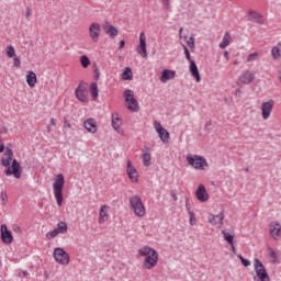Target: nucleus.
I'll return each mask as SVG.
<instances>
[{
    "label": "nucleus",
    "instance_id": "1",
    "mask_svg": "<svg viewBox=\"0 0 281 281\" xmlns=\"http://www.w3.org/2000/svg\"><path fill=\"white\" fill-rule=\"evenodd\" d=\"M14 157V151L11 148H7L5 153L1 158V164L5 169L4 175L7 177H13L15 179H21V175H23V170H21V164L16 159H12Z\"/></svg>",
    "mask_w": 281,
    "mask_h": 281
},
{
    "label": "nucleus",
    "instance_id": "2",
    "mask_svg": "<svg viewBox=\"0 0 281 281\" xmlns=\"http://www.w3.org/2000/svg\"><path fill=\"white\" fill-rule=\"evenodd\" d=\"M138 254L145 258V269H155V267H157V263L159 262V254L157 252V250L148 246H144L138 249Z\"/></svg>",
    "mask_w": 281,
    "mask_h": 281
},
{
    "label": "nucleus",
    "instance_id": "3",
    "mask_svg": "<svg viewBox=\"0 0 281 281\" xmlns=\"http://www.w3.org/2000/svg\"><path fill=\"white\" fill-rule=\"evenodd\" d=\"M63 188H65V176H63V173H58L53 182V192L58 207H63V201H65Z\"/></svg>",
    "mask_w": 281,
    "mask_h": 281
},
{
    "label": "nucleus",
    "instance_id": "4",
    "mask_svg": "<svg viewBox=\"0 0 281 281\" xmlns=\"http://www.w3.org/2000/svg\"><path fill=\"white\" fill-rule=\"evenodd\" d=\"M130 207H132V211L135 216H138V218H144L146 216V206L139 195H133L130 198Z\"/></svg>",
    "mask_w": 281,
    "mask_h": 281
},
{
    "label": "nucleus",
    "instance_id": "5",
    "mask_svg": "<svg viewBox=\"0 0 281 281\" xmlns=\"http://www.w3.org/2000/svg\"><path fill=\"white\" fill-rule=\"evenodd\" d=\"M187 161H188L189 166H192V168H194V170H205V168H207V166H209L207 159H205L203 156H199V155L187 156Z\"/></svg>",
    "mask_w": 281,
    "mask_h": 281
},
{
    "label": "nucleus",
    "instance_id": "6",
    "mask_svg": "<svg viewBox=\"0 0 281 281\" xmlns=\"http://www.w3.org/2000/svg\"><path fill=\"white\" fill-rule=\"evenodd\" d=\"M124 98L125 106L128 109V111L137 113L139 111V103L135 100V92H133V90H125Z\"/></svg>",
    "mask_w": 281,
    "mask_h": 281
},
{
    "label": "nucleus",
    "instance_id": "7",
    "mask_svg": "<svg viewBox=\"0 0 281 281\" xmlns=\"http://www.w3.org/2000/svg\"><path fill=\"white\" fill-rule=\"evenodd\" d=\"M53 258H55L58 265H63L64 267H67V265H69L70 257L64 248H55L53 251Z\"/></svg>",
    "mask_w": 281,
    "mask_h": 281
},
{
    "label": "nucleus",
    "instance_id": "8",
    "mask_svg": "<svg viewBox=\"0 0 281 281\" xmlns=\"http://www.w3.org/2000/svg\"><path fill=\"white\" fill-rule=\"evenodd\" d=\"M254 268L255 273L260 281H271V279L269 278V273H267V269L265 268V265H262V261H260V259L254 260Z\"/></svg>",
    "mask_w": 281,
    "mask_h": 281
},
{
    "label": "nucleus",
    "instance_id": "9",
    "mask_svg": "<svg viewBox=\"0 0 281 281\" xmlns=\"http://www.w3.org/2000/svg\"><path fill=\"white\" fill-rule=\"evenodd\" d=\"M154 128L156 133H158L159 139L164 142V144H168L170 140V133L166 130L159 121H154Z\"/></svg>",
    "mask_w": 281,
    "mask_h": 281
},
{
    "label": "nucleus",
    "instance_id": "10",
    "mask_svg": "<svg viewBox=\"0 0 281 281\" xmlns=\"http://www.w3.org/2000/svg\"><path fill=\"white\" fill-rule=\"evenodd\" d=\"M75 95L79 102L89 104V92L87 91V88L82 86V83H80L75 90Z\"/></svg>",
    "mask_w": 281,
    "mask_h": 281
},
{
    "label": "nucleus",
    "instance_id": "11",
    "mask_svg": "<svg viewBox=\"0 0 281 281\" xmlns=\"http://www.w3.org/2000/svg\"><path fill=\"white\" fill-rule=\"evenodd\" d=\"M274 104L276 101H273V99H270L269 101L261 104V115L263 120H269V117L271 116V112L273 111Z\"/></svg>",
    "mask_w": 281,
    "mask_h": 281
},
{
    "label": "nucleus",
    "instance_id": "12",
    "mask_svg": "<svg viewBox=\"0 0 281 281\" xmlns=\"http://www.w3.org/2000/svg\"><path fill=\"white\" fill-rule=\"evenodd\" d=\"M137 54L142 56V58H148V50L146 48V34L142 32L139 34V45L136 47Z\"/></svg>",
    "mask_w": 281,
    "mask_h": 281
},
{
    "label": "nucleus",
    "instance_id": "13",
    "mask_svg": "<svg viewBox=\"0 0 281 281\" xmlns=\"http://www.w3.org/2000/svg\"><path fill=\"white\" fill-rule=\"evenodd\" d=\"M1 240L4 243V245H12L14 241L12 232L8 231V226L5 224L1 225Z\"/></svg>",
    "mask_w": 281,
    "mask_h": 281
},
{
    "label": "nucleus",
    "instance_id": "14",
    "mask_svg": "<svg viewBox=\"0 0 281 281\" xmlns=\"http://www.w3.org/2000/svg\"><path fill=\"white\" fill-rule=\"evenodd\" d=\"M256 80V75L251 70H245L238 78L240 85H251Z\"/></svg>",
    "mask_w": 281,
    "mask_h": 281
},
{
    "label": "nucleus",
    "instance_id": "15",
    "mask_svg": "<svg viewBox=\"0 0 281 281\" xmlns=\"http://www.w3.org/2000/svg\"><path fill=\"white\" fill-rule=\"evenodd\" d=\"M269 232L273 240H280L281 237V224L278 222H271L269 224Z\"/></svg>",
    "mask_w": 281,
    "mask_h": 281
},
{
    "label": "nucleus",
    "instance_id": "16",
    "mask_svg": "<svg viewBox=\"0 0 281 281\" xmlns=\"http://www.w3.org/2000/svg\"><path fill=\"white\" fill-rule=\"evenodd\" d=\"M89 36L93 43H98L100 41V24L92 23L89 26Z\"/></svg>",
    "mask_w": 281,
    "mask_h": 281
},
{
    "label": "nucleus",
    "instance_id": "17",
    "mask_svg": "<svg viewBox=\"0 0 281 281\" xmlns=\"http://www.w3.org/2000/svg\"><path fill=\"white\" fill-rule=\"evenodd\" d=\"M127 177H130L132 183H137V181H139V173L131 160L127 161Z\"/></svg>",
    "mask_w": 281,
    "mask_h": 281
},
{
    "label": "nucleus",
    "instance_id": "18",
    "mask_svg": "<svg viewBox=\"0 0 281 281\" xmlns=\"http://www.w3.org/2000/svg\"><path fill=\"white\" fill-rule=\"evenodd\" d=\"M195 196L201 203H205L210 200V194L207 193L205 186L200 184L198 187V190L195 191Z\"/></svg>",
    "mask_w": 281,
    "mask_h": 281
},
{
    "label": "nucleus",
    "instance_id": "19",
    "mask_svg": "<svg viewBox=\"0 0 281 281\" xmlns=\"http://www.w3.org/2000/svg\"><path fill=\"white\" fill-rule=\"evenodd\" d=\"M248 21L257 23V25H265V15L260 14L258 11H249Z\"/></svg>",
    "mask_w": 281,
    "mask_h": 281
},
{
    "label": "nucleus",
    "instance_id": "20",
    "mask_svg": "<svg viewBox=\"0 0 281 281\" xmlns=\"http://www.w3.org/2000/svg\"><path fill=\"white\" fill-rule=\"evenodd\" d=\"M223 221H225V214L223 211L217 215L211 214L209 216V223H211V225H215V227L218 228L223 227Z\"/></svg>",
    "mask_w": 281,
    "mask_h": 281
},
{
    "label": "nucleus",
    "instance_id": "21",
    "mask_svg": "<svg viewBox=\"0 0 281 281\" xmlns=\"http://www.w3.org/2000/svg\"><path fill=\"white\" fill-rule=\"evenodd\" d=\"M109 221V205H101L99 211V225H104Z\"/></svg>",
    "mask_w": 281,
    "mask_h": 281
},
{
    "label": "nucleus",
    "instance_id": "22",
    "mask_svg": "<svg viewBox=\"0 0 281 281\" xmlns=\"http://www.w3.org/2000/svg\"><path fill=\"white\" fill-rule=\"evenodd\" d=\"M103 31L105 32V34H109L110 38H115V36H117V34H120L117 29L115 26L109 24V22L103 24Z\"/></svg>",
    "mask_w": 281,
    "mask_h": 281
},
{
    "label": "nucleus",
    "instance_id": "23",
    "mask_svg": "<svg viewBox=\"0 0 281 281\" xmlns=\"http://www.w3.org/2000/svg\"><path fill=\"white\" fill-rule=\"evenodd\" d=\"M175 76H177V71L171 69H165L161 72L160 81L166 83L168 80L175 79Z\"/></svg>",
    "mask_w": 281,
    "mask_h": 281
},
{
    "label": "nucleus",
    "instance_id": "24",
    "mask_svg": "<svg viewBox=\"0 0 281 281\" xmlns=\"http://www.w3.org/2000/svg\"><path fill=\"white\" fill-rule=\"evenodd\" d=\"M83 126L88 133H97L98 132V124L95 123L94 119H88L85 121Z\"/></svg>",
    "mask_w": 281,
    "mask_h": 281
},
{
    "label": "nucleus",
    "instance_id": "25",
    "mask_svg": "<svg viewBox=\"0 0 281 281\" xmlns=\"http://www.w3.org/2000/svg\"><path fill=\"white\" fill-rule=\"evenodd\" d=\"M112 126L116 133H124L122 131V119H120L119 114H112Z\"/></svg>",
    "mask_w": 281,
    "mask_h": 281
},
{
    "label": "nucleus",
    "instance_id": "26",
    "mask_svg": "<svg viewBox=\"0 0 281 281\" xmlns=\"http://www.w3.org/2000/svg\"><path fill=\"white\" fill-rule=\"evenodd\" d=\"M189 70H190L191 76H193V78H195L196 82H201V75L199 74V67L196 66L195 61L190 63Z\"/></svg>",
    "mask_w": 281,
    "mask_h": 281
},
{
    "label": "nucleus",
    "instance_id": "27",
    "mask_svg": "<svg viewBox=\"0 0 281 281\" xmlns=\"http://www.w3.org/2000/svg\"><path fill=\"white\" fill-rule=\"evenodd\" d=\"M26 82H27L29 87H31V89H34V87H36V82H37L36 72L30 70L26 74Z\"/></svg>",
    "mask_w": 281,
    "mask_h": 281
},
{
    "label": "nucleus",
    "instance_id": "28",
    "mask_svg": "<svg viewBox=\"0 0 281 281\" xmlns=\"http://www.w3.org/2000/svg\"><path fill=\"white\" fill-rule=\"evenodd\" d=\"M229 43H232V35L229 32H225L222 43H220V49H225V47H229Z\"/></svg>",
    "mask_w": 281,
    "mask_h": 281
},
{
    "label": "nucleus",
    "instance_id": "29",
    "mask_svg": "<svg viewBox=\"0 0 281 281\" xmlns=\"http://www.w3.org/2000/svg\"><path fill=\"white\" fill-rule=\"evenodd\" d=\"M271 56L274 60H280L281 58V43L277 44L271 49Z\"/></svg>",
    "mask_w": 281,
    "mask_h": 281
},
{
    "label": "nucleus",
    "instance_id": "30",
    "mask_svg": "<svg viewBox=\"0 0 281 281\" xmlns=\"http://www.w3.org/2000/svg\"><path fill=\"white\" fill-rule=\"evenodd\" d=\"M122 80H133V69L126 67L121 75Z\"/></svg>",
    "mask_w": 281,
    "mask_h": 281
},
{
    "label": "nucleus",
    "instance_id": "31",
    "mask_svg": "<svg viewBox=\"0 0 281 281\" xmlns=\"http://www.w3.org/2000/svg\"><path fill=\"white\" fill-rule=\"evenodd\" d=\"M55 229L58 234H67L69 228L67 226V222H58L57 227Z\"/></svg>",
    "mask_w": 281,
    "mask_h": 281
},
{
    "label": "nucleus",
    "instance_id": "32",
    "mask_svg": "<svg viewBox=\"0 0 281 281\" xmlns=\"http://www.w3.org/2000/svg\"><path fill=\"white\" fill-rule=\"evenodd\" d=\"M222 234L224 236V240H226V243H228V245H232V249L234 251L235 247H234V236L229 233H227V231H222Z\"/></svg>",
    "mask_w": 281,
    "mask_h": 281
},
{
    "label": "nucleus",
    "instance_id": "33",
    "mask_svg": "<svg viewBox=\"0 0 281 281\" xmlns=\"http://www.w3.org/2000/svg\"><path fill=\"white\" fill-rule=\"evenodd\" d=\"M90 93H91L93 100H98L99 89H98L97 82H92L90 85Z\"/></svg>",
    "mask_w": 281,
    "mask_h": 281
},
{
    "label": "nucleus",
    "instance_id": "34",
    "mask_svg": "<svg viewBox=\"0 0 281 281\" xmlns=\"http://www.w3.org/2000/svg\"><path fill=\"white\" fill-rule=\"evenodd\" d=\"M151 161H153V157L150 156L149 153L143 154V166L148 168V166H150V164H153Z\"/></svg>",
    "mask_w": 281,
    "mask_h": 281
},
{
    "label": "nucleus",
    "instance_id": "35",
    "mask_svg": "<svg viewBox=\"0 0 281 281\" xmlns=\"http://www.w3.org/2000/svg\"><path fill=\"white\" fill-rule=\"evenodd\" d=\"M80 65H81V67H83V69H87V67H89V65H91V59H89V57L87 55H82L80 57Z\"/></svg>",
    "mask_w": 281,
    "mask_h": 281
},
{
    "label": "nucleus",
    "instance_id": "36",
    "mask_svg": "<svg viewBox=\"0 0 281 281\" xmlns=\"http://www.w3.org/2000/svg\"><path fill=\"white\" fill-rule=\"evenodd\" d=\"M5 53H7L8 58H14V56H16V50L14 49V46H12V45L7 46Z\"/></svg>",
    "mask_w": 281,
    "mask_h": 281
},
{
    "label": "nucleus",
    "instance_id": "37",
    "mask_svg": "<svg viewBox=\"0 0 281 281\" xmlns=\"http://www.w3.org/2000/svg\"><path fill=\"white\" fill-rule=\"evenodd\" d=\"M189 223L191 226L196 225V215H194V211H189Z\"/></svg>",
    "mask_w": 281,
    "mask_h": 281
},
{
    "label": "nucleus",
    "instance_id": "38",
    "mask_svg": "<svg viewBox=\"0 0 281 281\" xmlns=\"http://www.w3.org/2000/svg\"><path fill=\"white\" fill-rule=\"evenodd\" d=\"M58 235H59V233H58V231L55 228V229H53V231H50V232H48V233L46 234V238H47L48 240H52V239L56 238V236H58Z\"/></svg>",
    "mask_w": 281,
    "mask_h": 281
},
{
    "label": "nucleus",
    "instance_id": "39",
    "mask_svg": "<svg viewBox=\"0 0 281 281\" xmlns=\"http://www.w3.org/2000/svg\"><path fill=\"white\" fill-rule=\"evenodd\" d=\"M268 251L272 262H278V255L276 254V250H273V248H268Z\"/></svg>",
    "mask_w": 281,
    "mask_h": 281
},
{
    "label": "nucleus",
    "instance_id": "40",
    "mask_svg": "<svg viewBox=\"0 0 281 281\" xmlns=\"http://www.w3.org/2000/svg\"><path fill=\"white\" fill-rule=\"evenodd\" d=\"M258 56H259L258 52L249 54L247 57V63H254V60L258 59Z\"/></svg>",
    "mask_w": 281,
    "mask_h": 281
},
{
    "label": "nucleus",
    "instance_id": "41",
    "mask_svg": "<svg viewBox=\"0 0 281 281\" xmlns=\"http://www.w3.org/2000/svg\"><path fill=\"white\" fill-rule=\"evenodd\" d=\"M183 49H184V56L187 58V60H189V63H192V56L190 55V50L188 49V46L182 45Z\"/></svg>",
    "mask_w": 281,
    "mask_h": 281
},
{
    "label": "nucleus",
    "instance_id": "42",
    "mask_svg": "<svg viewBox=\"0 0 281 281\" xmlns=\"http://www.w3.org/2000/svg\"><path fill=\"white\" fill-rule=\"evenodd\" d=\"M13 67H21V58H19V56L13 57Z\"/></svg>",
    "mask_w": 281,
    "mask_h": 281
},
{
    "label": "nucleus",
    "instance_id": "43",
    "mask_svg": "<svg viewBox=\"0 0 281 281\" xmlns=\"http://www.w3.org/2000/svg\"><path fill=\"white\" fill-rule=\"evenodd\" d=\"M0 200H1V203H2L3 205H5V201H8V193H5L4 191H2V192L0 193Z\"/></svg>",
    "mask_w": 281,
    "mask_h": 281
},
{
    "label": "nucleus",
    "instance_id": "44",
    "mask_svg": "<svg viewBox=\"0 0 281 281\" xmlns=\"http://www.w3.org/2000/svg\"><path fill=\"white\" fill-rule=\"evenodd\" d=\"M238 258L240 259L241 265L244 267H249V265H251V261H249L248 259L243 258L240 255L238 256Z\"/></svg>",
    "mask_w": 281,
    "mask_h": 281
},
{
    "label": "nucleus",
    "instance_id": "45",
    "mask_svg": "<svg viewBox=\"0 0 281 281\" xmlns=\"http://www.w3.org/2000/svg\"><path fill=\"white\" fill-rule=\"evenodd\" d=\"M187 45L188 47H190V49H194V37L191 36L188 41H187Z\"/></svg>",
    "mask_w": 281,
    "mask_h": 281
},
{
    "label": "nucleus",
    "instance_id": "46",
    "mask_svg": "<svg viewBox=\"0 0 281 281\" xmlns=\"http://www.w3.org/2000/svg\"><path fill=\"white\" fill-rule=\"evenodd\" d=\"M12 229H13V232H15V234H21V233L23 232V228H21V227L19 226V224H14V225L12 226Z\"/></svg>",
    "mask_w": 281,
    "mask_h": 281
},
{
    "label": "nucleus",
    "instance_id": "47",
    "mask_svg": "<svg viewBox=\"0 0 281 281\" xmlns=\"http://www.w3.org/2000/svg\"><path fill=\"white\" fill-rule=\"evenodd\" d=\"M162 5L166 10H170V0H162Z\"/></svg>",
    "mask_w": 281,
    "mask_h": 281
},
{
    "label": "nucleus",
    "instance_id": "48",
    "mask_svg": "<svg viewBox=\"0 0 281 281\" xmlns=\"http://www.w3.org/2000/svg\"><path fill=\"white\" fill-rule=\"evenodd\" d=\"M64 128H71V123L67 119L64 121Z\"/></svg>",
    "mask_w": 281,
    "mask_h": 281
},
{
    "label": "nucleus",
    "instance_id": "49",
    "mask_svg": "<svg viewBox=\"0 0 281 281\" xmlns=\"http://www.w3.org/2000/svg\"><path fill=\"white\" fill-rule=\"evenodd\" d=\"M124 45H126V42L124 40L120 41L119 49H124Z\"/></svg>",
    "mask_w": 281,
    "mask_h": 281
},
{
    "label": "nucleus",
    "instance_id": "50",
    "mask_svg": "<svg viewBox=\"0 0 281 281\" xmlns=\"http://www.w3.org/2000/svg\"><path fill=\"white\" fill-rule=\"evenodd\" d=\"M171 196L173 201H179V198L177 196V193L175 191L171 192Z\"/></svg>",
    "mask_w": 281,
    "mask_h": 281
},
{
    "label": "nucleus",
    "instance_id": "51",
    "mask_svg": "<svg viewBox=\"0 0 281 281\" xmlns=\"http://www.w3.org/2000/svg\"><path fill=\"white\" fill-rule=\"evenodd\" d=\"M25 16L26 19H30V16H32V10L27 9Z\"/></svg>",
    "mask_w": 281,
    "mask_h": 281
},
{
    "label": "nucleus",
    "instance_id": "52",
    "mask_svg": "<svg viewBox=\"0 0 281 281\" xmlns=\"http://www.w3.org/2000/svg\"><path fill=\"white\" fill-rule=\"evenodd\" d=\"M224 58L226 60H229V52H227V50L224 52Z\"/></svg>",
    "mask_w": 281,
    "mask_h": 281
},
{
    "label": "nucleus",
    "instance_id": "53",
    "mask_svg": "<svg viewBox=\"0 0 281 281\" xmlns=\"http://www.w3.org/2000/svg\"><path fill=\"white\" fill-rule=\"evenodd\" d=\"M179 36H180V38H183V27L179 29Z\"/></svg>",
    "mask_w": 281,
    "mask_h": 281
},
{
    "label": "nucleus",
    "instance_id": "54",
    "mask_svg": "<svg viewBox=\"0 0 281 281\" xmlns=\"http://www.w3.org/2000/svg\"><path fill=\"white\" fill-rule=\"evenodd\" d=\"M50 126H56V119H50Z\"/></svg>",
    "mask_w": 281,
    "mask_h": 281
},
{
    "label": "nucleus",
    "instance_id": "55",
    "mask_svg": "<svg viewBox=\"0 0 281 281\" xmlns=\"http://www.w3.org/2000/svg\"><path fill=\"white\" fill-rule=\"evenodd\" d=\"M3 150H5V145L0 144V153H3Z\"/></svg>",
    "mask_w": 281,
    "mask_h": 281
},
{
    "label": "nucleus",
    "instance_id": "56",
    "mask_svg": "<svg viewBox=\"0 0 281 281\" xmlns=\"http://www.w3.org/2000/svg\"><path fill=\"white\" fill-rule=\"evenodd\" d=\"M25 276H27V271H23L22 273H20V278H25Z\"/></svg>",
    "mask_w": 281,
    "mask_h": 281
},
{
    "label": "nucleus",
    "instance_id": "57",
    "mask_svg": "<svg viewBox=\"0 0 281 281\" xmlns=\"http://www.w3.org/2000/svg\"><path fill=\"white\" fill-rule=\"evenodd\" d=\"M186 207H187L188 214H190V212H192V210L190 209V205H186Z\"/></svg>",
    "mask_w": 281,
    "mask_h": 281
},
{
    "label": "nucleus",
    "instance_id": "58",
    "mask_svg": "<svg viewBox=\"0 0 281 281\" xmlns=\"http://www.w3.org/2000/svg\"><path fill=\"white\" fill-rule=\"evenodd\" d=\"M186 207H187L188 214H190V212H192V210L190 209V205H186Z\"/></svg>",
    "mask_w": 281,
    "mask_h": 281
},
{
    "label": "nucleus",
    "instance_id": "59",
    "mask_svg": "<svg viewBox=\"0 0 281 281\" xmlns=\"http://www.w3.org/2000/svg\"><path fill=\"white\" fill-rule=\"evenodd\" d=\"M47 132H48V133H52V125H48V126H47Z\"/></svg>",
    "mask_w": 281,
    "mask_h": 281
},
{
    "label": "nucleus",
    "instance_id": "60",
    "mask_svg": "<svg viewBox=\"0 0 281 281\" xmlns=\"http://www.w3.org/2000/svg\"><path fill=\"white\" fill-rule=\"evenodd\" d=\"M186 205H190V202H189V200H188V199L186 200Z\"/></svg>",
    "mask_w": 281,
    "mask_h": 281
},
{
    "label": "nucleus",
    "instance_id": "61",
    "mask_svg": "<svg viewBox=\"0 0 281 281\" xmlns=\"http://www.w3.org/2000/svg\"><path fill=\"white\" fill-rule=\"evenodd\" d=\"M237 64H238V63L235 60V61H234V65H237Z\"/></svg>",
    "mask_w": 281,
    "mask_h": 281
},
{
    "label": "nucleus",
    "instance_id": "62",
    "mask_svg": "<svg viewBox=\"0 0 281 281\" xmlns=\"http://www.w3.org/2000/svg\"><path fill=\"white\" fill-rule=\"evenodd\" d=\"M246 172H249V168L246 169Z\"/></svg>",
    "mask_w": 281,
    "mask_h": 281
}]
</instances>
